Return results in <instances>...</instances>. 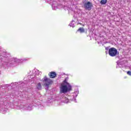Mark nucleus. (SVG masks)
Returning <instances> with one entry per match:
<instances>
[{"label":"nucleus","mask_w":131,"mask_h":131,"mask_svg":"<svg viewBox=\"0 0 131 131\" xmlns=\"http://www.w3.org/2000/svg\"><path fill=\"white\" fill-rule=\"evenodd\" d=\"M72 85L68 82H66V99L67 103H70L71 101H74L76 103V97L79 94V90L77 89L74 93H71L72 92Z\"/></svg>","instance_id":"obj_1"},{"label":"nucleus","mask_w":131,"mask_h":131,"mask_svg":"<svg viewBox=\"0 0 131 131\" xmlns=\"http://www.w3.org/2000/svg\"><path fill=\"white\" fill-rule=\"evenodd\" d=\"M117 54H118V51L115 48H111L108 50V54L111 57H115Z\"/></svg>","instance_id":"obj_2"},{"label":"nucleus","mask_w":131,"mask_h":131,"mask_svg":"<svg viewBox=\"0 0 131 131\" xmlns=\"http://www.w3.org/2000/svg\"><path fill=\"white\" fill-rule=\"evenodd\" d=\"M43 82H45V86H49V85H51V84H53V80H52L51 79L47 77V76H45L42 79Z\"/></svg>","instance_id":"obj_3"},{"label":"nucleus","mask_w":131,"mask_h":131,"mask_svg":"<svg viewBox=\"0 0 131 131\" xmlns=\"http://www.w3.org/2000/svg\"><path fill=\"white\" fill-rule=\"evenodd\" d=\"M84 8L85 10L91 11V10H92V8H93V4L90 2L85 3L84 4Z\"/></svg>","instance_id":"obj_4"},{"label":"nucleus","mask_w":131,"mask_h":131,"mask_svg":"<svg viewBox=\"0 0 131 131\" xmlns=\"http://www.w3.org/2000/svg\"><path fill=\"white\" fill-rule=\"evenodd\" d=\"M60 93H66V79H64L63 82L61 84Z\"/></svg>","instance_id":"obj_5"},{"label":"nucleus","mask_w":131,"mask_h":131,"mask_svg":"<svg viewBox=\"0 0 131 131\" xmlns=\"http://www.w3.org/2000/svg\"><path fill=\"white\" fill-rule=\"evenodd\" d=\"M49 76L50 78H55L57 76V74L55 72H51L49 74Z\"/></svg>","instance_id":"obj_6"},{"label":"nucleus","mask_w":131,"mask_h":131,"mask_svg":"<svg viewBox=\"0 0 131 131\" xmlns=\"http://www.w3.org/2000/svg\"><path fill=\"white\" fill-rule=\"evenodd\" d=\"M117 66H116V68H121V67H123V63H122V62L118 61L117 62Z\"/></svg>","instance_id":"obj_7"},{"label":"nucleus","mask_w":131,"mask_h":131,"mask_svg":"<svg viewBox=\"0 0 131 131\" xmlns=\"http://www.w3.org/2000/svg\"><path fill=\"white\" fill-rule=\"evenodd\" d=\"M85 30L84 29H83V28H79L77 31V32H80V33H83V32H84Z\"/></svg>","instance_id":"obj_8"},{"label":"nucleus","mask_w":131,"mask_h":131,"mask_svg":"<svg viewBox=\"0 0 131 131\" xmlns=\"http://www.w3.org/2000/svg\"><path fill=\"white\" fill-rule=\"evenodd\" d=\"M36 88L37 90H41V83H40V82L38 83V84H37Z\"/></svg>","instance_id":"obj_9"},{"label":"nucleus","mask_w":131,"mask_h":131,"mask_svg":"<svg viewBox=\"0 0 131 131\" xmlns=\"http://www.w3.org/2000/svg\"><path fill=\"white\" fill-rule=\"evenodd\" d=\"M100 4L101 5H106L107 4V0H101Z\"/></svg>","instance_id":"obj_10"},{"label":"nucleus","mask_w":131,"mask_h":131,"mask_svg":"<svg viewBox=\"0 0 131 131\" xmlns=\"http://www.w3.org/2000/svg\"><path fill=\"white\" fill-rule=\"evenodd\" d=\"M74 24H75V21H74L73 20H72L71 21V23L70 24V26H71V27H74V26H75L74 25Z\"/></svg>","instance_id":"obj_11"},{"label":"nucleus","mask_w":131,"mask_h":131,"mask_svg":"<svg viewBox=\"0 0 131 131\" xmlns=\"http://www.w3.org/2000/svg\"><path fill=\"white\" fill-rule=\"evenodd\" d=\"M127 74L128 75H129L130 76H131V71H127Z\"/></svg>","instance_id":"obj_12"},{"label":"nucleus","mask_w":131,"mask_h":131,"mask_svg":"<svg viewBox=\"0 0 131 131\" xmlns=\"http://www.w3.org/2000/svg\"><path fill=\"white\" fill-rule=\"evenodd\" d=\"M79 24H80V25H82V24H81V23H79Z\"/></svg>","instance_id":"obj_13"},{"label":"nucleus","mask_w":131,"mask_h":131,"mask_svg":"<svg viewBox=\"0 0 131 131\" xmlns=\"http://www.w3.org/2000/svg\"><path fill=\"white\" fill-rule=\"evenodd\" d=\"M68 78H69L68 77H67V79H68Z\"/></svg>","instance_id":"obj_14"},{"label":"nucleus","mask_w":131,"mask_h":131,"mask_svg":"<svg viewBox=\"0 0 131 131\" xmlns=\"http://www.w3.org/2000/svg\"><path fill=\"white\" fill-rule=\"evenodd\" d=\"M82 26H84V25H82Z\"/></svg>","instance_id":"obj_15"}]
</instances>
